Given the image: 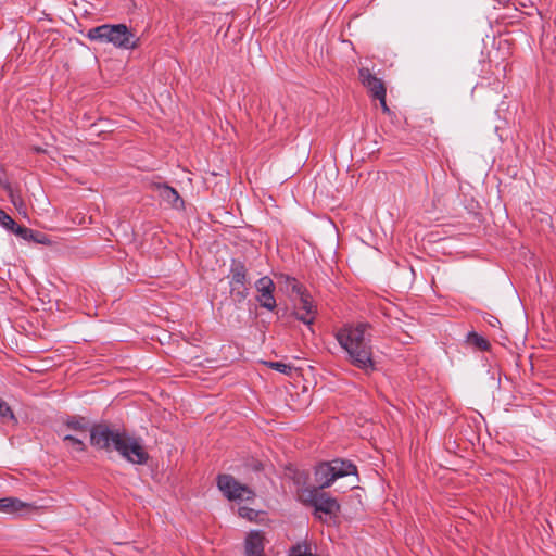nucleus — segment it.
Segmentation results:
<instances>
[{
    "label": "nucleus",
    "mask_w": 556,
    "mask_h": 556,
    "mask_svg": "<svg viewBox=\"0 0 556 556\" xmlns=\"http://www.w3.org/2000/svg\"><path fill=\"white\" fill-rule=\"evenodd\" d=\"M90 443L98 450L116 451L131 464L143 465L149 459L141 439L129 435L125 431L112 429L106 425H96L90 432Z\"/></svg>",
    "instance_id": "nucleus-1"
},
{
    "label": "nucleus",
    "mask_w": 556,
    "mask_h": 556,
    "mask_svg": "<svg viewBox=\"0 0 556 556\" xmlns=\"http://www.w3.org/2000/svg\"><path fill=\"white\" fill-rule=\"evenodd\" d=\"M368 327L363 323L356 326H345L336 334L339 344L349 354L351 363L365 372L375 370L370 340L367 336Z\"/></svg>",
    "instance_id": "nucleus-2"
},
{
    "label": "nucleus",
    "mask_w": 556,
    "mask_h": 556,
    "mask_svg": "<svg viewBox=\"0 0 556 556\" xmlns=\"http://www.w3.org/2000/svg\"><path fill=\"white\" fill-rule=\"evenodd\" d=\"M87 37L116 48L132 49L137 46L135 34L125 24H103L89 29Z\"/></svg>",
    "instance_id": "nucleus-3"
},
{
    "label": "nucleus",
    "mask_w": 556,
    "mask_h": 556,
    "mask_svg": "<svg viewBox=\"0 0 556 556\" xmlns=\"http://www.w3.org/2000/svg\"><path fill=\"white\" fill-rule=\"evenodd\" d=\"M355 473V465L342 459H334L330 463H323L317 466L315 480L319 489H325L330 486L337 479Z\"/></svg>",
    "instance_id": "nucleus-4"
},
{
    "label": "nucleus",
    "mask_w": 556,
    "mask_h": 556,
    "mask_svg": "<svg viewBox=\"0 0 556 556\" xmlns=\"http://www.w3.org/2000/svg\"><path fill=\"white\" fill-rule=\"evenodd\" d=\"M94 427L89 428L84 418H73L65 424L63 442L72 453H83L86 451L85 439Z\"/></svg>",
    "instance_id": "nucleus-5"
},
{
    "label": "nucleus",
    "mask_w": 556,
    "mask_h": 556,
    "mask_svg": "<svg viewBox=\"0 0 556 556\" xmlns=\"http://www.w3.org/2000/svg\"><path fill=\"white\" fill-rule=\"evenodd\" d=\"M283 278L287 288H290L299 298L298 302L294 304V314L296 319L301 320L305 325H312L315 320L316 307L313 304L311 295L302 290V287L296 279L289 276Z\"/></svg>",
    "instance_id": "nucleus-6"
},
{
    "label": "nucleus",
    "mask_w": 556,
    "mask_h": 556,
    "mask_svg": "<svg viewBox=\"0 0 556 556\" xmlns=\"http://www.w3.org/2000/svg\"><path fill=\"white\" fill-rule=\"evenodd\" d=\"M217 486L228 501L250 502L255 498V492L248 485L240 483L231 475H218Z\"/></svg>",
    "instance_id": "nucleus-7"
},
{
    "label": "nucleus",
    "mask_w": 556,
    "mask_h": 556,
    "mask_svg": "<svg viewBox=\"0 0 556 556\" xmlns=\"http://www.w3.org/2000/svg\"><path fill=\"white\" fill-rule=\"evenodd\" d=\"M302 498L303 502L308 503L315 507V515L318 513H324L326 515L333 516L340 509V505L336 498L328 496L326 493L320 492L316 488L304 491Z\"/></svg>",
    "instance_id": "nucleus-8"
},
{
    "label": "nucleus",
    "mask_w": 556,
    "mask_h": 556,
    "mask_svg": "<svg viewBox=\"0 0 556 556\" xmlns=\"http://www.w3.org/2000/svg\"><path fill=\"white\" fill-rule=\"evenodd\" d=\"M255 289L257 292L256 301L258 304L263 308L274 311L277 306L276 299L274 296V281L268 276H264L255 282Z\"/></svg>",
    "instance_id": "nucleus-9"
},
{
    "label": "nucleus",
    "mask_w": 556,
    "mask_h": 556,
    "mask_svg": "<svg viewBox=\"0 0 556 556\" xmlns=\"http://www.w3.org/2000/svg\"><path fill=\"white\" fill-rule=\"evenodd\" d=\"M359 79L374 98L382 97L386 93L381 79L377 78L368 68L362 67L359 70Z\"/></svg>",
    "instance_id": "nucleus-10"
},
{
    "label": "nucleus",
    "mask_w": 556,
    "mask_h": 556,
    "mask_svg": "<svg viewBox=\"0 0 556 556\" xmlns=\"http://www.w3.org/2000/svg\"><path fill=\"white\" fill-rule=\"evenodd\" d=\"M247 556H264V538L260 531H252L245 539Z\"/></svg>",
    "instance_id": "nucleus-11"
},
{
    "label": "nucleus",
    "mask_w": 556,
    "mask_h": 556,
    "mask_svg": "<svg viewBox=\"0 0 556 556\" xmlns=\"http://www.w3.org/2000/svg\"><path fill=\"white\" fill-rule=\"evenodd\" d=\"M152 188L164 201L169 203L172 206L176 208L184 206V201L180 199L178 192L174 188L162 184H154Z\"/></svg>",
    "instance_id": "nucleus-12"
},
{
    "label": "nucleus",
    "mask_w": 556,
    "mask_h": 556,
    "mask_svg": "<svg viewBox=\"0 0 556 556\" xmlns=\"http://www.w3.org/2000/svg\"><path fill=\"white\" fill-rule=\"evenodd\" d=\"M29 507H30L29 504L24 503L15 497L0 498V511L14 514V513H21Z\"/></svg>",
    "instance_id": "nucleus-13"
},
{
    "label": "nucleus",
    "mask_w": 556,
    "mask_h": 556,
    "mask_svg": "<svg viewBox=\"0 0 556 556\" xmlns=\"http://www.w3.org/2000/svg\"><path fill=\"white\" fill-rule=\"evenodd\" d=\"M14 233L27 241H35V242L42 243V244H46L49 242V240L47 239V237L45 235H42L40 232H36L29 228H26V227H23L20 225L16 226V228L14 229Z\"/></svg>",
    "instance_id": "nucleus-14"
},
{
    "label": "nucleus",
    "mask_w": 556,
    "mask_h": 556,
    "mask_svg": "<svg viewBox=\"0 0 556 556\" xmlns=\"http://www.w3.org/2000/svg\"><path fill=\"white\" fill-rule=\"evenodd\" d=\"M247 273L243 265H236L231 269L230 287H245Z\"/></svg>",
    "instance_id": "nucleus-15"
},
{
    "label": "nucleus",
    "mask_w": 556,
    "mask_h": 556,
    "mask_svg": "<svg viewBox=\"0 0 556 556\" xmlns=\"http://www.w3.org/2000/svg\"><path fill=\"white\" fill-rule=\"evenodd\" d=\"M467 342L482 351L489 349V342L476 332L468 333Z\"/></svg>",
    "instance_id": "nucleus-16"
},
{
    "label": "nucleus",
    "mask_w": 556,
    "mask_h": 556,
    "mask_svg": "<svg viewBox=\"0 0 556 556\" xmlns=\"http://www.w3.org/2000/svg\"><path fill=\"white\" fill-rule=\"evenodd\" d=\"M264 364L274 369V370H277L281 374H285V375H290V372L292 371L293 367L289 364H285L282 362H264Z\"/></svg>",
    "instance_id": "nucleus-17"
},
{
    "label": "nucleus",
    "mask_w": 556,
    "mask_h": 556,
    "mask_svg": "<svg viewBox=\"0 0 556 556\" xmlns=\"http://www.w3.org/2000/svg\"><path fill=\"white\" fill-rule=\"evenodd\" d=\"M0 224L7 229L14 232L16 226H18L4 211L0 210Z\"/></svg>",
    "instance_id": "nucleus-18"
},
{
    "label": "nucleus",
    "mask_w": 556,
    "mask_h": 556,
    "mask_svg": "<svg viewBox=\"0 0 556 556\" xmlns=\"http://www.w3.org/2000/svg\"><path fill=\"white\" fill-rule=\"evenodd\" d=\"M238 514L240 517H242L249 521L255 520L256 517L258 516V511H256L255 509L249 508V507H240L238 509Z\"/></svg>",
    "instance_id": "nucleus-19"
},
{
    "label": "nucleus",
    "mask_w": 556,
    "mask_h": 556,
    "mask_svg": "<svg viewBox=\"0 0 556 556\" xmlns=\"http://www.w3.org/2000/svg\"><path fill=\"white\" fill-rule=\"evenodd\" d=\"M230 292L238 302L243 301L248 295L247 287H230Z\"/></svg>",
    "instance_id": "nucleus-20"
},
{
    "label": "nucleus",
    "mask_w": 556,
    "mask_h": 556,
    "mask_svg": "<svg viewBox=\"0 0 556 556\" xmlns=\"http://www.w3.org/2000/svg\"><path fill=\"white\" fill-rule=\"evenodd\" d=\"M0 417L1 418H9L11 420H15L14 414L2 399H0Z\"/></svg>",
    "instance_id": "nucleus-21"
},
{
    "label": "nucleus",
    "mask_w": 556,
    "mask_h": 556,
    "mask_svg": "<svg viewBox=\"0 0 556 556\" xmlns=\"http://www.w3.org/2000/svg\"><path fill=\"white\" fill-rule=\"evenodd\" d=\"M0 185L9 190L10 197L12 199V202H13L14 205H16V200H15L13 193H12V190H11L10 186L7 184V179H5L4 173H3L1 167H0Z\"/></svg>",
    "instance_id": "nucleus-22"
},
{
    "label": "nucleus",
    "mask_w": 556,
    "mask_h": 556,
    "mask_svg": "<svg viewBox=\"0 0 556 556\" xmlns=\"http://www.w3.org/2000/svg\"><path fill=\"white\" fill-rule=\"evenodd\" d=\"M307 554L306 546H295L290 552V556H307Z\"/></svg>",
    "instance_id": "nucleus-23"
},
{
    "label": "nucleus",
    "mask_w": 556,
    "mask_h": 556,
    "mask_svg": "<svg viewBox=\"0 0 556 556\" xmlns=\"http://www.w3.org/2000/svg\"><path fill=\"white\" fill-rule=\"evenodd\" d=\"M375 99L379 100L380 105H381L383 112H389V108H388L387 102H386V93L382 97L378 96Z\"/></svg>",
    "instance_id": "nucleus-24"
}]
</instances>
